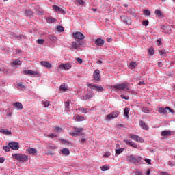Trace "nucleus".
I'll return each mask as SVG.
<instances>
[{"mask_svg":"<svg viewBox=\"0 0 175 175\" xmlns=\"http://www.w3.org/2000/svg\"><path fill=\"white\" fill-rule=\"evenodd\" d=\"M60 90H62V91H66V90H68V88L65 86V84H62L60 85Z\"/></svg>","mask_w":175,"mask_h":175,"instance_id":"obj_41","label":"nucleus"},{"mask_svg":"<svg viewBox=\"0 0 175 175\" xmlns=\"http://www.w3.org/2000/svg\"><path fill=\"white\" fill-rule=\"evenodd\" d=\"M77 61L79 62V64H83V59H81L80 57L77 58Z\"/></svg>","mask_w":175,"mask_h":175,"instance_id":"obj_58","label":"nucleus"},{"mask_svg":"<svg viewBox=\"0 0 175 175\" xmlns=\"http://www.w3.org/2000/svg\"><path fill=\"white\" fill-rule=\"evenodd\" d=\"M37 43L39 44H43L44 43V40L43 39H38L37 40Z\"/></svg>","mask_w":175,"mask_h":175,"instance_id":"obj_47","label":"nucleus"},{"mask_svg":"<svg viewBox=\"0 0 175 175\" xmlns=\"http://www.w3.org/2000/svg\"><path fill=\"white\" fill-rule=\"evenodd\" d=\"M94 80L99 81L100 80V71L99 70H96L93 73Z\"/></svg>","mask_w":175,"mask_h":175,"instance_id":"obj_11","label":"nucleus"},{"mask_svg":"<svg viewBox=\"0 0 175 175\" xmlns=\"http://www.w3.org/2000/svg\"><path fill=\"white\" fill-rule=\"evenodd\" d=\"M73 36L75 39H78V40H84L85 39V36L80 31L73 33Z\"/></svg>","mask_w":175,"mask_h":175,"instance_id":"obj_8","label":"nucleus"},{"mask_svg":"<svg viewBox=\"0 0 175 175\" xmlns=\"http://www.w3.org/2000/svg\"><path fill=\"white\" fill-rule=\"evenodd\" d=\"M130 139H133V140H135V142H138L139 143H144V139L142 138V137H139V135H136L135 134H131Z\"/></svg>","mask_w":175,"mask_h":175,"instance_id":"obj_6","label":"nucleus"},{"mask_svg":"<svg viewBox=\"0 0 175 175\" xmlns=\"http://www.w3.org/2000/svg\"><path fill=\"white\" fill-rule=\"evenodd\" d=\"M72 47H73L75 50H76L77 49H79V47H80V44H77V42H73L72 43Z\"/></svg>","mask_w":175,"mask_h":175,"instance_id":"obj_34","label":"nucleus"},{"mask_svg":"<svg viewBox=\"0 0 175 175\" xmlns=\"http://www.w3.org/2000/svg\"><path fill=\"white\" fill-rule=\"evenodd\" d=\"M142 111L145 114H151V111L147 107H144L142 108Z\"/></svg>","mask_w":175,"mask_h":175,"instance_id":"obj_21","label":"nucleus"},{"mask_svg":"<svg viewBox=\"0 0 175 175\" xmlns=\"http://www.w3.org/2000/svg\"><path fill=\"white\" fill-rule=\"evenodd\" d=\"M76 110L81 111L83 114H87V110H88V109L85 107H78L76 109Z\"/></svg>","mask_w":175,"mask_h":175,"instance_id":"obj_22","label":"nucleus"},{"mask_svg":"<svg viewBox=\"0 0 175 175\" xmlns=\"http://www.w3.org/2000/svg\"><path fill=\"white\" fill-rule=\"evenodd\" d=\"M17 85L18 87H20V88H25V86L23 85V83H18Z\"/></svg>","mask_w":175,"mask_h":175,"instance_id":"obj_63","label":"nucleus"},{"mask_svg":"<svg viewBox=\"0 0 175 175\" xmlns=\"http://www.w3.org/2000/svg\"><path fill=\"white\" fill-rule=\"evenodd\" d=\"M25 13H26L27 16H33V12H32V10H27L25 11Z\"/></svg>","mask_w":175,"mask_h":175,"instance_id":"obj_38","label":"nucleus"},{"mask_svg":"<svg viewBox=\"0 0 175 175\" xmlns=\"http://www.w3.org/2000/svg\"><path fill=\"white\" fill-rule=\"evenodd\" d=\"M13 105L15 107H17V109H18L19 110H23V104H21V103H18V102L14 103Z\"/></svg>","mask_w":175,"mask_h":175,"instance_id":"obj_24","label":"nucleus"},{"mask_svg":"<svg viewBox=\"0 0 175 175\" xmlns=\"http://www.w3.org/2000/svg\"><path fill=\"white\" fill-rule=\"evenodd\" d=\"M64 106H65L66 109H70V104L69 100H68L67 101H66L64 103Z\"/></svg>","mask_w":175,"mask_h":175,"instance_id":"obj_37","label":"nucleus"},{"mask_svg":"<svg viewBox=\"0 0 175 175\" xmlns=\"http://www.w3.org/2000/svg\"><path fill=\"white\" fill-rule=\"evenodd\" d=\"M124 143H126V144H127V146H131V147H133L134 148H137V145L134 142H133L132 141H131V139L124 140Z\"/></svg>","mask_w":175,"mask_h":175,"instance_id":"obj_14","label":"nucleus"},{"mask_svg":"<svg viewBox=\"0 0 175 175\" xmlns=\"http://www.w3.org/2000/svg\"><path fill=\"white\" fill-rule=\"evenodd\" d=\"M143 13L145 14V16H150V14H151V12L148 10H144Z\"/></svg>","mask_w":175,"mask_h":175,"instance_id":"obj_40","label":"nucleus"},{"mask_svg":"<svg viewBox=\"0 0 175 175\" xmlns=\"http://www.w3.org/2000/svg\"><path fill=\"white\" fill-rule=\"evenodd\" d=\"M113 40L110 38H107V42H108V43H110Z\"/></svg>","mask_w":175,"mask_h":175,"instance_id":"obj_64","label":"nucleus"},{"mask_svg":"<svg viewBox=\"0 0 175 175\" xmlns=\"http://www.w3.org/2000/svg\"><path fill=\"white\" fill-rule=\"evenodd\" d=\"M128 161L131 163H135V165H136L137 163H140V162L142 161V157H135L133 155H130L128 157Z\"/></svg>","mask_w":175,"mask_h":175,"instance_id":"obj_5","label":"nucleus"},{"mask_svg":"<svg viewBox=\"0 0 175 175\" xmlns=\"http://www.w3.org/2000/svg\"><path fill=\"white\" fill-rule=\"evenodd\" d=\"M8 146L12 150H14L15 151H17V150H18V148H20L18 142H9Z\"/></svg>","mask_w":175,"mask_h":175,"instance_id":"obj_7","label":"nucleus"},{"mask_svg":"<svg viewBox=\"0 0 175 175\" xmlns=\"http://www.w3.org/2000/svg\"><path fill=\"white\" fill-rule=\"evenodd\" d=\"M95 44L99 47H102L105 44V40H102V38H97L95 40Z\"/></svg>","mask_w":175,"mask_h":175,"instance_id":"obj_15","label":"nucleus"},{"mask_svg":"<svg viewBox=\"0 0 175 175\" xmlns=\"http://www.w3.org/2000/svg\"><path fill=\"white\" fill-rule=\"evenodd\" d=\"M148 53H149V54L152 55L154 54V53H155V51H154V49L150 48V49H148Z\"/></svg>","mask_w":175,"mask_h":175,"instance_id":"obj_49","label":"nucleus"},{"mask_svg":"<svg viewBox=\"0 0 175 175\" xmlns=\"http://www.w3.org/2000/svg\"><path fill=\"white\" fill-rule=\"evenodd\" d=\"M148 24H149L148 20H146V21L142 22V25H144V27H147V25H148Z\"/></svg>","mask_w":175,"mask_h":175,"instance_id":"obj_51","label":"nucleus"},{"mask_svg":"<svg viewBox=\"0 0 175 175\" xmlns=\"http://www.w3.org/2000/svg\"><path fill=\"white\" fill-rule=\"evenodd\" d=\"M80 143H85V142H87V140L85 139V138H82L79 140Z\"/></svg>","mask_w":175,"mask_h":175,"instance_id":"obj_60","label":"nucleus"},{"mask_svg":"<svg viewBox=\"0 0 175 175\" xmlns=\"http://www.w3.org/2000/svg\"><path fill=\"white\" fill-rule=\"evenodd\" d=\"M137 66V64L135 62L130 63L131 68H136Z\"/></svg>","mask_w":175,"mask_h":175,"instance_id":"obj_46","label":"nucleus"},{"mask_svg":"<svg viewBox=\"0 0 175 175\" xmlns=\"http://www.w3.org/2000/svg\"><path fill=\"white\" fill-rule=\"evenodd\" d=\"M159 53L160 55H166L167 53L165 49L160 48L159 49Z\"/></svg>","mask_w":175,"mask_h":175,"instance_id":"obj_28","label":"nucleus"},{"mask_svg":"<svg viewBox=\"0 0 175 175\" xmlns=\"http://www.w3.org/2000/svg\"><path fill=\"white\" fill-rule=\"evenodd\" d=\"M43 105L45 106V107H49V106H50V101H43Z\"/></svg>","mask_w":175,"mask_h":175,"instance_id":"obj_43","label":"nucleus"},{"mask_svg":"<svg viewBox=\"0 0 175 175\" xmlns=\"http://www.w3.org/2000/svg\"><path fill=\"white\" fill-rule=\"evenodd\" d=\"M159 114H169V113H172V114H174V111L170 109L169 107H159L158 109Z\"/></svg>","mask_w":175,"mask_h":175,"instance_id":"obj_3","label":"nucleus"},{"mask_svg":"<svg viewBox=\"0 0 175 175\" xmlns=\"http://www.w3.org/2000/svg\"><path fill=\"white\" fill-rule=\"evenodd\" d=\"M145 162H146V163H148V165H151V159H145Z\"/></svg>","mask_w":175,"mask_h":175,"instance_id":"obj_56","label":"nucleus"},{"mask_svg":"<svg viewBox=\"0 0 175 175\" xmlns=\"http://www.w3.org/2000/svg\"><path fill=\"white\" fill-rule=\"evenodd\" d=\"M53 8L55 12H57V13H61L62 14H66V12H65L64 9L61 8L57 5H53Z\"/></svg>","mask_w":175,"mask_h":175,"instance_id":"obj_12","label":"nucleus"},{"mask_svg":"<svg viewBox=\"0 0 175 175\" xmlns=\"http://www.w3.org/2000/svg\"><path fill=\"white\" fill-rule=\"evenodd\" d=\"M100 169H101L102 172H106V170H110V166L107 164H105L103 166L100 167Z\"/></svg>","mask_w":175,"mask_h":175,"instance_id":"obj_25","label":"nucleus"},{"mask_svg":"<svg viewBox=\"0 0 175 175\" xmlns=\"http://www.w3.org/2000/svg\"><path fill=\"white\" fill-rule=\"evenodd\" d=\"M21 64H22V62L17 59L12 62L13 65H21Z\"/></svg>","mask_w":175,"mask_h":175,"instance_id":"obj_39","label":"nucleus"},{"mask_svg":"<svg viewBox=\"0 0 175 175\" xmlns=\"http://www.w3.org/2000/svg\"><path fill=\"white\" fill-rule=\"evenodd\" d=\"M36 14L40 16L41 14H43V11H39V10H36Z\"/></svg>","mask_w":175,"mask_h":175,"instance_id":"obj_54","label":"nucleus"},{"mask_svg":"<svg viewBox=\"0 0 175 175\" xmlns=\"http://www.w3.org/2000/svg\"><path fill=\"white\" fill-rule=\"evenodd\" d=\"M58 67L60 70H69L72 66L69 64H61Z\"/></svg>","mask_w":175,"mask_h":175,"instance_id":"obj_9","label":"nucleus"},{"mask_svg":"<svg viewBox=\"0 0 175 175\" xmlns=\"http://www.w3.org/2000/svg\"><path fill=\"white\" fill-rule=\"evenodd\" d=\"M55 132H62V129L61 127H55Z\"/></svg>","mask_w":175,"mask_h":175,"instance_id":"obj_52","label":"nucleus"},{"mask_svg":"<svg viewBox=\"0 0 175 175\" xmlns=\"http://www.w3.org/2000/svg\"><path fill=\"white\" fill-rule=\"evenodd\" d=\"M83 131H84V128H75L74 131L70 133V136L76 137L77 136H79V135H84Z\"/></svg>","mask_w":175,"mask_h":175,"instance_id":"obj_4","label":"nucleus"},{"mask_svg":"<svg viewBox=\"0 0 175 175\" xmlns=\"http://www.w3.org/2000/svg\"><path fill=\"white\" fill-rule=\"evenodd\" d=\"M105 88H103L101 85H100V86L99 85H96L95 90L98 91V92H102V91H105Z\"/></svg>","mask_w":175,"mask_h":175,"instance_id":"obj_30","label":"nucleus"},{"mask_svg":"<svg viewBox=\"0 0 175 175\" xmlns=\"http://www.w3.org/2000/svg\"><path fill=\"white\" fill-rule=\"evenodd\" d=\"M93 97H94L93 94L90 93L83 96L82 99L83 100H88L89 99H91V98H93Z\"/></svg>","mask_w":175,"mask_h":175,"instance_id":"obj_19","label":"nucleus"},{"mask_svg":"<svg viewBox=\"0 0 175 175\" xmlns=\"http://www.w3.org/2000/svg\"><path fill=\"white\" fill-rule=\"evenodd\" d=\"M3 162H5V158L0 157V163H3Z\"/></svg>","mask_w":175,"mask_h":175,"instance_id":"obj_61","label":"nucleus"},{"mask_svg":"<svg viewBox=\"0 0 175 175\" xmlns=\"http://www.w3.org/2000/svg\"><path fill=\"white\" fill-rule=\"evenodd\" d=\"M12 157L16 159V161H20L21 162H27L28 161V156L27 154H12Z\"/></svg>","mask_w":175,"mask_h":175,"instance_id":"obj_2","label":"nucleus"},{"mask_svg":"<svg viewBox=\"0 0 175 175\" xmlns=\"http://www.w3.org/2000/svg\"><path fill=\"white\" fill-rule=\"evenodd\" d=\"M110 155H111V153H110V152H107L105 154H104V157L105 158H107L109 157H110Z\"/></svg>","mask_w":175,"mask_h":175,"instance_id":"obj_53","label":"nucleus"},{"mask_svg":"<svg viewBox=\"0 0 175 175\" xmlns=\"http://www.w3.org/2000/svg\"><path fill=\"white\" fill-rule=\"evenodd\" d=\"M61 152L62 155H69L70 154V152L69 151V149L68 148H64L61 150Z\"/></svg>","mask_w":175,"mask_h":175,"instance_id":"obj_26","label":"nucleus"},{"mask_svg":"<svg viewBox=\"0 0 175 175\" xmlns=\"http://www.w3.org/2000/svg\"><path fill=\"white\" fill-rule=\"evenodd\" d=\"M48 147L50 150H54V148H57L55 144H49Z\"/></svg>","mask_w":175,"mask_h":175,"instance_id":"obj_45","label":"nucleus"},{"mask_svg":"<svg viewBox=\"0 0 175 175\" xmlns=\"http://www.w3.org/2000/svg\"><path fill=\"white\" fill-rule=\"evenodd\" d=\"M159 175H170L169 173L166 172H160Z\"/></svg>","mask_w":175,"mask_h":175,"instance_id":"obj_55","label":"nucleus"},{"mask_svg":"<svg viewBox=\"0 0 175 175\" xmlns=\"http://www.w3.org/2000/svg\"><path fill=\"white\" fill-rule=\"evenodd\" d=\"M48 137H51V138H53V137H57V135H55V134H49V135H48Z\"/></svg>","mask_w":175,"mask_h":175,"instance_id":"obj_57","label":"nucleus"},{"mask_svg":"<svg viewBox=\"0 0 175 175\" xmlns=\"http://www.w3.org/2000/svg\"><path fill=\"white\" fill-rule=\"evenodd\" d=\"M57 29L58 31V32H64V31H65V28H64V27L59 25L57 27Z\"/></svg>","mask_w":175,"mask_h":175,"instance_id":"obj_36","label":"nucleus"},{"mask_svg":"<svg viewBox=\"0 0 175 175\" xmlns=\"http://www.w3.org/2000/svg\"><path fill=\"white\" fill-rule=\"evenodd\" d=\"M24 75H32L33 76H36L38 75V72L36 71H33L32 70H26L23 71Z\"/></svg>","mask_w":175,"mask_h":175,"instance_id":"obj_16","label":"nucleus"},{"mask_svg":"<svg viewBox=\"0 0 175 175\" xmlns=\"http://www.w3.org/2000/svg\"><path fill=\"white\" fill-rule=\"evenodd\" d=\"M77 1L79 5H84V1H83V0H77Z\"/></svg>","mask_w":175,"mask_h":175,"instance_id":"obj_59","label":"nucleus"},{"mask_svg":"<svg viewBox=\"0 0 175 175\" xmlns=\"http://www.w3.org/2000/svg\"><path fill=\"white\" fill-rule=\"evenodd\" d=\"M49 39L52 42H55V40H57V38L55 36H49Z\"/></svg>","mask_w":175,"mask_h":175,"instance_id":"obj_44","label":"nucleus"},{"mask_svg":"<svg viewBox=\"0 0 175 175\" xmlns=\"http://www.w3.org/2000/svg\"><path fill=\"white\" fill-rule=\"evenodd\" d=\"M113 90H117V91H126V92H129V83H122L118 85H113L111 86Z\"/></svg>","mask_w":175,"mask_h":175,"instance_id":"obj_1","label":"nucleus"},{"mask_svg":"<svg viewBox=\"0 0 175 175\" xmlns=\"http://www.w3.org/2000/svg\"><path fill=\"white\" fill-rule=\"evenodd\" d=\"M120 114V113L118 111L116 112H111V113L108 114L106 116V118L107 120H113L114 118H117L118 117V115Z\"/></svg>","mask_w":175,"mask_h":175,"instance_id":"obj_10","label":"nucleus"},{"mask_svg":"<svg viewBox=\"0 0 175 175\" xmlns=\"http://www.w3.org/2000/svg\"><path fill=\"white\" fill-rule=\"evenodd\" d=\"M47 21H48V23H54V22H55V18H48Z\"/></svg>","mask_w":175,"mask_h":175,"instance_id":"obj_48","label":"nucleus"},{"mask_svg":"<svg viewBox=\"0 0 175 175\" xmlns=\"http://www.w3.org/2000/svg\"><path fill=\"white\" fill-rule=\"evenodd\" d=\"M161 136L167 137H168V136H172V131H162L161 133Z\"/></svg>","mask_w":175,"mask_h":175,"instance_id":"obj_18","label":"nucleus"},{"mask_svg":"<svg viewBox=\"0 0 175 175\" xmlns=\"http://www.w3.org/2000/svg\"><path fill=\"white\" fill-rule=\"evenodd\" d=\"M115 152L116 155H120V154H122V152H124V148H120L119 149H116Z\"/></svg>","mask_w":175,"mask_h":175,"instance_id":"obj_31","label":"nucleus"},{"mask_svg":"<svg viewBox=\"0 0 175 175\" xmlns=\"http://www.w3.org/2000/svg\"><path fill=\"white\" fill-rule=\"evenodd\" d=\"M139 125L145 131H148V126L146 124V122L143 120L139 121Z\"/></svg>","mask_w":175,"mask_h":175,"instance_id":"obj_17","label":"nucleus"},{"mask_svg":"<svg viewBox=\"0 0 175 175\" xmlns=\"http://www.w3.org/2000/svg\"><path fill=\"white\" fill-rule=\"evenodd\" d=\"M1 133H3V135H10L12 133V131L8 130V129H1L0 131Z\"/></svg>","mask_w":175,"mask_h":175,"instance_id":"obj_29","label":"nucleus"},{"mask_svg":"<svg viewBox=\"0 0 175 175\" xmlns=\"http://www.w3.org/2000/svg\"><path fill=\"white\" fill-rule=\"evenodd\" d=\"M87 85L91 90H96V85H95V84L88 83Z\"/></svg>","mask_w":175,"mask_h":175,"instance_id":"obj_35","label":"nucleus"},{"mask_svg":"<svg viewBox=\"0 0 175 175\" xmlns=\"http://www.w3.org/2000/svg\"><path fill=\"white\" fill-rule=\"evenodd\" d=\"M157 65H158V66H159V68H162L163 64H162V62H159L157 63Z\"/></svg>","mask_w":175,"mask_h":175,"instance_id":"obj_62","label":"nucleus"},{"mask_svg":"<svg viewBox=\"0 0 175 175\" xmlns=\"http://www.w3.org/2000/svg\"><path fill=\"white\" fill-rule=\"evenodd\" d=\"M163 29L165 33H172V27L169 25L166 27L163 26Z\"/></svg>","mask_w":175,"mask_h":175,"instance_id":"obj_20","label":"nucleus"},{"mask_svg":"<svg viewBox=\"0 0 175 175\" xmlns=\"http://www.w3.org/2000/svg\"><path fill=\"white\" fill-rule=\"evenodd\" d=\"M29 154L33 155V154H36L38 150L33 148H29L27 150Z\"/></svg>","mask_w":175,"mask_h":175,"instance_id":"obj_23","label":"nucleus"},{"mask_svg":"<svg viewBox=\"0 0 175 175\" xmlns=\"http://www.w3.org/2000/svg\"><path fill=\"white\" fill-rule=\"evenodd\" d=\"M120 98H122V99H124L125 100H129V96H125L124 94H121Z\"/></svg>","mask_w":175,"mask_h":175,"instance_id":"obj_42","label":"nucleus"},{"mask_svg":"<svg viewBox=\"0 0 175 175\" xmlns=\"http://www.w3.org/2000/svg\"><path fill=\"white\" fill-rule=\"evenodd\" d=\"M40 65H42V66H44V68H46V69H50L53 67V65H51L50 62L46 61H41Z\"/></svg>","mask_w":175,"mask_h":175,"instance_id":"obj_13","label":"nucleus"},{"mask_svg":"<svg viewBox=\"0 0 175 175\" xmlns=\"http://www.w3.org/2000/svg\"><path fill=\"white\" fill-rule=\"evenodd\" d=\"M154 14H156V16L157 17H162L163 16L162 12H161V10H155Z\"/></svg>","mask_w":175,"mask_h":175,"instance_id":"obj_33","label":"nucleus"},{"mask_svg":"<svg viewBox=\"0 0 175 175\" xmlns=\"http://www.w3.org/2000/svg\"><path fill=\"white\" fill-rule=\"evenodd\" d=\"M75 120H76V121H84L85 118L83 116L77 115L75 116Z\"/></svg>","mask_w":175,"mask_h":175,"instance_id":"obj_32","label":"nucleus"},{"mask_svg":"<svg viewBox=\"0 0 175 175\" xmlns=\"http://www.w3.org/2000/svg\"><path fill=\"white\" fill-rule=\"evenodd\" d=\"M124 117H126V118H129V109L128 107H125L124 109Z\"/></svg>","mask_w":175,"mask_h":175,"instance_id":"obj_27","label":"nucleus"},{"mask_svg":"<svg viewBox=\"0 0 175 175\" xmlns=\"http://www.w3.org/2000/svg\"><path fill=\"white\" fill-rule=\"evenodd\" d=\"M3 149L5 150L7 152H9V151H10V146H3Z\"/></svg>","mask_w":175,"mask_h":175,"instance_id":"obj_50","label":"nucleus"}]
</instances>
